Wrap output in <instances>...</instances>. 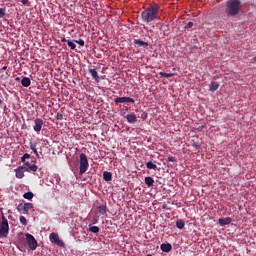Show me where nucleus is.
Instances as JSON below:
<instances>
[{"mask_svg":"<svg viewBox=\"0 0 256 256\" xmlns=\"http://www.w3.org/2000/svg\"><path fill=\"white\" fill-rule=\"evenodd\" d=\"M159 6L153 5L143 10L141 13L142 22L145 24H150L152 21L158 18Z\"/></svg>","mask_w":256,"mask_h":256,"instance_id":"1","label":"nucleus"},{"mask_svg":"<svg viewBox=\"0 0 256 256\" xmlns=\"http://www.w3.org/2000/svg\"><path fill=\"white\" fill-rule=\"evenodd\" d=\"M242 9L241 0H227L225 13L227 17H235Z\"/></svg>","mask_w":256,"mask_h":256,"instance_id":"2","label":"nucleus"},{"mask_svg":"<svg viewBox=\"0 0 256 256\" xmlns=\"http://www.w3.org/2000/svg\"><path fill=\"white\" fill-rule=\"evenodd\" d=\"M10 226L9 221L2 215V222L0 224V238H7L9 236Z\"/></svg>","mask_w":256,"mask_h":256,"instance_id":"3","label":"nucleus"},{"mask_svg":"<svg viewBox=\"0 0 256 256\" xmlns=\"http://www.w3.org/2000/svg\"><path fill=\"white\" fill-rule=\"evenodd\" d=\"M89 169V161L85 153L80 154V175H84L85 172Z\"/></svg>","mask_w":256,"mask_h":256,"instance_id":"4","label":"nucleus"},{"mask_svg":"<svg viewBox=\"0 0 256 256\" xmlns=\"http://www.w3.org/2000/svg\"><path fill=\"white\" fill-rule=\"evenodd\" d=\"M25 237H26L28 248H30L32 251L36 250L38 247V242L35 239L34 235L27 233L25 234Z\"/></svg>","mask_w":256,"mask_h":256,"instance_id":"5","label":"nucleus"},{"mask_svg":"<svg viewBox=\"0 0 256 256\" xmlns=\"http://www.w3.org/2000/svg\"><path fill=\"white\" fill-rule=\"evenodd\" d=\"M113 102H115V105L123 104V103H131L134 104L135 100L132 97L122 96V97H116Z\"/></svg>","mask_w":256,"mask_h":256,"instance_id":"6","label":"nucleus"},{"mask_svg":"<svg viewBox=\"0 0 256 256\" xmlns=\"http://www.w3.org/2000/svg\"><path fill=\"white\" fill-rule=\"evenodd\" d=\"M34 204L32 203H25V204H19L18 205V210L24 215H28L29 211L33 209Z\"/></svg>","mask_w":256,"mask_h":256,"instance_id":"7","label":"nucleus"},{"mask_svg":"<svg viewBox=\"0 0 256 256\" xmlns=\"http://www.w3.org/2000/svg\"><path fill=\"white\" fill-rule=\"evenodd\" d=\"M43 125L44 121L42 120V118H36V120H34L33 130L38 133L42 130Z\"/></svg>","mask_w":256,"mask_h":256,"instance_id":"8","label":"nucleus"},{"mask_svg":"<svg viewBox=\"0 0 256 256\" xmlns=\"http://www.w3.org/2000/svg\"><path fill=\"white\" fill-rule=\"evenodd\" d=\"M25 167H22L27 172H36L38 170V167L35 164H31L29 162L24 163Z\"/></svg>","mask_w":256,"mask_h":256,"instance_id":"9","label":"nucleus"},{"mask_svg":"<svg viewBox=\"0 0 256 256\" xmlns=\"http://www.w3.org/2000/svg\"><path fill=\"white\" fill-rule=\"evenodd\" d=\"M49 238H50L51 243H54V244H57L60 246H61V244H63L59 239V235L56 233H51Z\"/></svg>","mask_w":256,"mask_h":256,"instance_id":"10","label":"nucleus"},{"mask_svg":"<svg viewBox=\"0 0 256 256\" xmlns=\"http://www.w3.org/2000/svg\"><path fill=\"white\" fill-rule=\"evenodd\" d=\"M134 45L137 47H143V48H148L149 47V43L145 42L144 40H134Z\"/></svg>","mask_w":256,"mask_h":256,"instance_id":"11","label":"nucleus"},{"mask_svg":"<svg viewBox=\"0 0 256 256\" xmlns=\"http://www.w3.org/2000/svg\"><path fill=\"white\" fill-rule=\"evenodd\" d=\"M160 249H161V251L164 252V253H169V252L172 250V245L169 244V243H167V244L162 243V244L160 245Z\"/></svg>","mask_w":256,"mask_h":256,"instance_id":"12","label":"nucleus"},{"mask_svg":"<svg viewBox=\"0 0 256 256\" xmlns=\"http://www.w3.org/2000/svg\"><path fill=\"white\" fill-rule=\"evenodd\" d=\"M126 119H127L128 123L134 124L137 122V115L134 113L128 114Z\"/></svg>","mask_w":256,"mask_h":256,"instance_id":"13","label":"nucleus"},{"mask_svg":"<svg viewBox=\"0 0 256 256\" xmlns=\"http://www.w3.org/2000/svg\"><path fill=\"white\" fill-rule=\"evenodd\" d=\"M23 167H19L15 169V177L18 179H22L24 177Z\"/></svg>","mask_w":256,"mask_h":256,"instance_id":"14","label":"nucleus"},{"mask_svg":"<svg viewBox=\"0 0 256 256\" xmlns=\"http://www.w3.org/2000/svg\"><path fill=\"white\" fill-rule=\"evenodd\" d=\"M230 223H232V219L230 217L219 219L220 226H226V225H229Z\"/></svg>","mask_w":256,"mask_h":256,"instance_id":"15","label":"nucleus"},{"mask_svg":"<svg viewBox=\"0 0 256 256\" xmlns=\"http://www.w3.org/2000/svg\"><path fill=\"white\" fill-rule=\"evenodd\" d=\"M103 179L105 180V182H111L113 180V174H111L108 171H105L103 173Z\"/></svg>","mask_w":256,"mask_h":256,"instance_id":"16","label":"nucleus"},{"mask_svg":"<svg viewBox=\"0 0 256 256\" xmlns=\"http://www.w3.org/2000/svg\"><path fill=\"white\" fill-rule=\"evenodd\" d=\"M29 145H30V149L33 151L34 155H36L37 158H40V154H38L37 149H36L37 143L30 142Z\"/></svg>","mask_w":256,"mask_h":256,"instance_id":"17","label":"nucleus"},{"mask_svg":"<svg viewBox=\"0 0 256 256\" xmlns=\"http://www.w3.org/2000/svg\"><path fill=\"white\" fill-rule=\"evenodd\" d=\"M144 183L147 185V187H153L155 180L152 177H146L144 178Z\"/></svg>","mask_w":256,"mask_h":256,"instance_id":"18","label":"nucleus"},{"mask_svg":"<svg viewBox=\"0 0 256 256\" xmlns=\"http://www.w3.org/2000/svg\"><path fill=\"white\" fill-rule=\"evenodd\" d=\"M21 85L28 88L31 85V80L29 77H24L21 79Z\"/></svg>","mask_w":256,"mask_h":256,"instance_id":"19","label":"nucleus"},{"mask_svg":"<svg viewBox=\"0 0 256 256\" xmlns=\"http://www.w3.org/2000/svg\"><path fill=\"white\" fill-rule=\"evenodd\" d=\"M97 211L98 213H100L101 215H104L105 213H107V205L105 204H101L97 207Z\"/></svg>","mask_w":256,"mask_h":256,"instance_id":"20","label":"nucleus"},{"mask_svg":"<svg viewBox=\"0 0 256 256\" xmlns=\"http://www.w3.org/2000/svg\"><path fill=\"white\" fill-rule=\"evenodd\" d=\"M156 163H157L156 161H154V162L149 161L148 163H146L147 169H149V170H156L157 169Z\"/></svg>","mask_w":256,"mask_h":256,"instance_id":"21","label":"nucleus"},{"mask_svg":"<svg viewBox=\"0 0 256 256\" xmlns=\"http://www.w3.org/2000/svg\"><path fill=\"white\" fill-rule=\"evenodd\" d=\"M176 226L178 229L182 230L186 226V222L183 219H178L176 221Z\"/></svg>","mask_w":256,"mask_h":256,"instance_id":"22","label":"nucleus"},{"mask_svg":"<svg viewBox=\"0 0 256 256\" xmlns=\"http://www.w3.org/2000/svg\"><path fill=\"white\" fill-rule=\"evenodd\" d=\"M219 83L218 82H212L210 83L209 90L214 92L219 89Z\"/></svg>","mask_w":256,"mask_h":256,"instance_id":"23","label":"nucleus"},{"mask_svg":"<svg viewBox=\"0 0 256 256\" xmlns=\"http://www.w3.org/2000/svg\"><path fill=\"white\" fill-rule=\"evenodd\" d=\"M89 72L92 75V78L94 80H96L97 82H99V76H98V72L96 71V69H90Z\"/></svg>","mask_w":256,"mask_h":256,"instance_id":"24","label":"nucleus"},{"mask_svg":"<svg viewBox=\"0 0 256 256\" xmlns=\"http://www.w3.org/2000/svg\"><path fill=\"white\" fill-rule=\"evenodd\" d=\"M23 197L27 200H32L34 198V193L33 192H26Z\"/></svg>","mask_w":256,"mask_h":256,"instance_id":"25","label":"nucleus"},{"mask_svg":"<svg viewBox=\"0 0 256 256\" xmlns=\"http://www.w3.org/2000/svg\"><path fill=\"white\" fill-rule=\"evenodd\" d=\"M159 75L165 78H171L174 76L173 73L159 72Z\"/></svg>","mask_w":256,"mask_h":256,"instance_id":"26","label":"nucleus"},{"mask_svg":"<svg viewBox=\"0 0 256 256\" xmlns=\"http://www.w3.org/2000/svg\"><path fill=\"white\" fill-rule=\"evenodd\" d=\"M88 231H90L91 233H98L99 232V228H98V226H90Z\"/></svg>","mask_w":256,"mask_h":256,"instance_id":"27","label":"nucleus"},{"mask_svg":"<svg viewBox=\"0 0 256 256\" xmlns=\"http://www.w3.org/2000/svg\"><path fill=\"white\" fill-rule=\"evenodd\" d=\"M20 223H21L22 225H24V226H27V224H28L27 218L24 217V216H20Z\"/></svg>","mask_w":256,"mask_h":256,"instance_id":"28","label":"nucleus"},{"mask_svg":"<svg viewBox=\"0 0 256 256\" xmlns=\"http://www.w3.org/2000/svg\"><path fill=\"white\" fill-rule=\"evenodd\" d=\"M74 42H75V41L70 40V41H68V43H67L68 47H69L70 49H72V50H74V49L77 47Z\"/></svg>","mask_w":256,"mask_h":256,"instance_id":"29","label":"nucleus"},{"mask_svg":"<svg viewBox=\"0 0 256 256\" xmlns=\"http://www.w3.org/2000/svg\"><path fill=\"white\" fill-rule=\"evenodd\" d=\"M30 158H31V155L29 153H25L24 156L21 157V162L25 163V160Z\"/></svg>","mask_w":256,"mask_h":256,"instance_id":"30","label":"nucleus"},{"mask_svg":"<svg viewBox=\"0 0 256 256\" xmlns=\"http://www.w3.org/2000/svg\"><path fill=\"white\" fill-rule=\"evenodd\" d=\"M64 119V114L57 112L56 114V120L57 121H62Z\"/></svg>","mask_w":256,"mask_h":256,"instance_id":"31","label":"nucleus"},{"mask_svg":"<svg viewBox=\"0 0 256 256\" xmlns=\"http://www.w3.org/2000/svg\"><path fill=\"white\" fill-rule=\"evenodd\" d=\"M6 15V9L5 8H0V19H3Z\"/></svg>","mask_w":256,"mask_h":256,"instance_id":"32","label":"nucleus"},{"mask_svg":"<svg viewBox=\"0 0 256 256\" xmlns=\"http://www.w3.org/2000/svg\"><path fill=\"white\" fill-rule=\"evenodd\" d=\"M194 26V23L192 21H189L188 24L184 27V29H192Z\"/></svg>","mask_w":256,"mask_h":256,"instance_id":"33","label":"nucleus"},{"mask_svg":"<svg viewBox=\"0 0 256 256\" xmlns=\"http://www.w3.org/2000/svg\"><path fill=\"white\" fill-rule=\"evenodd\" d=\"M74 43H76V44H78V45H80V46H84L85 45V41L84 40H81V39H79V40H74Z\"/></svg>","mask_w":256,"mask_h":256,"instance_id":"34","label":"nucleus"},{"mask_svg":"<svg viewBox=\"0 0 256 256\" xmlns=\"http://www.w3.org/2000/svg\"><path fill=\"white\" fill-rule=\"evenodd\" d=\"M167 160L170 161V162H175L176 158L173 157V156H170V157L167 158Z\"/></svg>","mask_w":256,"mask_h":256,"instance_id":"35","label":"nucleus"},{"mask_svg":"<svg viewBox=\"0 0 256 256\" xmlns=\"http://www.w3.org/2000/svg\"><path fill=\"white\" fill-rule=\"evenodd\" d=\"M21 3L24 5H28L29 4V0H21Z\"/></svg>","mask_w":256,"mask_h":256,"instance_id":"36","label":"nucleus"},{"mask_svg":"<svg viewBox=\"0 0 256 256\" xmlns=\"http://www.w3.org/2000/svg\"><path fill=\"white\" fill-rule=\"evenodd\" d=\"M68 41H71V40H67L66 38H62V39H61V42H62V43H67V44H68Z\"/></svg>","mask_w":256,"mask_h":256,"instance_id":"37","label":"nucleus"},{"mask_svg":"<svg viewBox=\"0 0 256 256\" xmlns=\"http://www.w3.org/2000/svg\"><path fill=\"white\" fill-rule=\"evenodd\" d=\"M142 116H143V119H146L147 118V113L143 112Z\"/></svg>","mask_w":256,"mask_h":256,"instance_id":"38","label":"nucleus"},{"mask_svg":"<svg viewBox=\"0 0 256 256\" xmlns=\"http://www.w3.org/2000/svg\"><path fill=\"white\" fill-rule=\"evenodd\" d=\"M6 69H7V66H3V67H2V70H6Z\"/></svg>","mask_w":256,"mask_h":256,"instance_id":"39","label":"nucleus"},{"mask_svg":"<svg viewBox=\"0 0 256 256\" xmlns=\"http://www.w3.org/2000/svg\"><path fill=\"white\" fill-rule=\"evenodd\" d=\"M146 256H152V254H147Z\"/></svg>","mask_w":256,"mask_h":256,"instance_id":"40","label":"nucleus"},{"mask_svg":"<svg viewBox=\"0 0 256 256\" xmlns=\"http://www.w3.org/2000/svg\"><path fill=\"white\" fill-rule=\"evenodd\" d=\"M253 60H255V62H256V56H255V58H253Z\"/></svg>","mask_w":256,"mask_h":256,"instance_id":"41","label":"nucleus"}]
</instances>
